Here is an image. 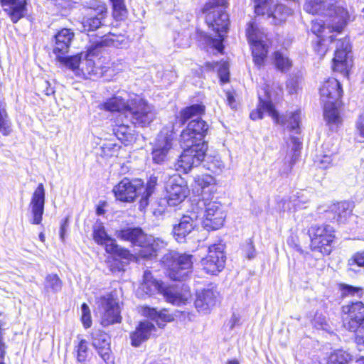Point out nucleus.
<instances>
[{"label":"nucleus","mask_w":364,"mask_h":364,"mask_svg":"<svg viewBox=\"0 0 364 364\" xmlns=\"http://www.w3.org/2000/svg\"><path fill=\"white\" fill-rule=\"evenodd\" d=\"M209 126L206 122L200 117L191 120L187 127L183 129L180 136V145L183 152L176 164V169L187 173L193 167H197L203 163L204 167L213 170L215 166L219 167L220 161L215 159V163L208 164L209 156H206L208 144L204 140Z\"/></svg>","instance_id":"1"},{"label":"nucleus","mask_w":364,"mask_h":364,"mask_svg":"<svg viewBox=\"0 0 364 364\" xmlns=\"http://www.w3.org/2000/svg\"><path fill=\"white\" fill-rule=\"evenodd\" d=\"M100 108L107 112H120L134 127H145L156 117L155 110L146 100L139 95L130 97L125 90H118L111 97L102 102Z\"/></svg>","instance_id":"2"},{"label":"nucleus","mask_w":364,"mask_h":364,"mask_svg":"<svg viewBox=\"0 0 364 364\" xmlns=\"http://www.w3.org/2000/svg\"><path fill=\"white\" fill-rule=\"evenodd\" d=\"M227 4V0H210L202 9L203 13L205 14L207 25L218 34V38H215L206 33L201 32L200 40L220 53H222L224 49L223 41L229 30V15L225 11Z\"/></svg>","instance_id":"3"},{"label":"nucleus","mask_w":364,"mask_h":364,"mask_svg":"<svg viewBox=\"0 0 364 364\" xmlns=\"http://www.w3.org/2000/svg\"><path fill=\"white\" fill-rule=\"evenodd\" d=\"M326 30L331 32V28L326 27L324 21L321 19L312 21L311 31L316 36L314 43V50L319 55H324L328 50L331 49L330 45L335 44L334 58H333L335 70L343 71L347 68L349 55L351 53V46L348 38L336 39L333 35L326 37L324 33Z\"/></svg>","instance_id":"4"},{"label":"nucleus","mask_w":364,"mask_h":364,"mask_svg":"<svg viewBox=\"0 0 364 364\" xmlns=\"http://www.w3.org/2000/svg\"><path fill=\"white\" fill-rule=\"evenodd\" d=\"M156 184V178H150L146 186L141 179L124 178L114 186L113 193L117 200L124 202H134L136 197L141 196L139 208L144 209L149 205L150 196L153 194Z\"/></svg>","instance_id":"5"},{"label":"nucleus","mask_w":364,"mask_h":364,"mask_svg":"<svg viewBox=\"0 0 364 364\" xmlns=\"http://www.w3.org/2000/svg\"><path fill=\"white\" fill-rule=\"evenodd\" d=\"M321 100L323 102V117L327 124L338 125L341 118L338 106L343 95L341 83L336 78H329L321 85L320 90Z\"/></svg>","instance_id":"6"},{"label":"nucleus","mask_w":364,"mask_h":364,"mask_svg":"<svg viewBox=\"0 0 364 364\" xmlns=\"http://www.w3.org/2000/svg\"><path fill=\"white\" fill-rule=\"evenodd\" d=\"M161 262L168 277L174 281L188 279L193 271V256L170 252L164 255Z\"/></svg>","instance_id":"7"},{"label":"nucleus","mask_w":364,"mask_h":364,"mask_svg":"<svg viewBox=\"0 0 364 364\" xmlns=\"http://www.w3.org/2000/svg\"><path fill=\"white\" fill-rule=\"evenodd\" d=\"M143 278L144 282L140 289L148 295L159 293L164 296L166 301L176 306L185 304L190 297L189 292L181 294L161 281L154 279L150 271H145Z\"/></svg>","instance_id":"8"},{"label":"nucleus","mask_w":364,"mask_h":364,"mask_svg":"<svg viewBox=\"0 0 364 364\" xmlns=\"http://www.w3.org/2000/svg\"><path fill=\"white\" fill-rule=\"evenodd\" d=\"M195 210L201 215L203 212L202 225L207 231L217 230L223 227L226 213L223 205L218 201L204 200L198 201L196 204Z\"/></svg>","instance_id":"9"},{"label":"nucleus","mask_w":364,"mask_h":364,"mask_svg":"<svg viewBox=\"0 0 364 364\" xmlns=\"http://www.w3.org/2000/svg\"><path fill=\"white\" fill-rule=\"evenodd\" d=\"M312 252L321 255H328L332 252V243L335 238L334 229L329 225H312L308 230Z\"/></svg>","instance_id":"10"},{"label":"nucleus","mask_w":364,"mask_h":364,"mask_svg":"<svg viewBox=\"0 0 364 364\" xmlns=\"http://www.w3.org/2000/svg\"><path fill=\"white\" fill-rule=\"evenodd\" d=\"M255 11L257 15H267L270 23L279 25L291 14V9L274 0H255Z\"/></svg>","instance_id":"11"},{"label":"nucleus","mask_w":364,"mask_h":364,"mask_svg":"<svg viewBox=\"0 0 364 364\" xmlns=\"http://www.w3.org/2000/svg\"><path fill=\"white\" fill-rule=\"evenodd\" d=\"M165 190L164 201L171 207L181 204L189 193L187 182L180 174L169 176L165 183Z\"/></svg>","instance_id":"12"},{"label":"nucleus","mask_w":364,"mask_h":364,"mask_svg":"<svg viewBox=\"0 0 364 364\" xmlns=\"http://www.w3.org/2000/svg\"><path fill=\"white\" fill-rule=\"evenodd\" d=\"M97 310L100 316L101 324L104 327L119 323L122 321L119 303L111 294L99 298L97 301Z\"/></svg>","instance_id":"13"},{"label":"nucleus","mask_w":364,"mask_h":364,"mask_svg":"<svg viewBox=\"0 0 364 364\" xmlns=\"http://www.w3.org/2000/svg\"><path fill=\"white\" fill-rule=\"evenodd\" d=\"M200 216V213L193 206L192 210L188 211L173 225L171 233L173 238L179 243L186 242L198 227Z\"/></svg>","instance_id":"14"},{"label":"nucleus","mask_w":364,"mask_h":364,"mask_svg":"<svg viewBox=\"0 0 364 364\" xmlns=\"http://www.w3.org/2000/svg\"><path fill=\"white\" fill-rule=\"evenodd\" d=\"M343 323L349 331H357L364 323V304L361 301H351L342 306Z\"/></svg>","instance_id":"15"},{"label":"nucleus","mask_w":364,"mask_h":364,"mask_svg":"<svg viewBox=\"0 0 364 364\" xmlns=\"http://www.w3.org/2000/svg\"><path fill=\"white\" fill-rule=\"evenodd\" d=\"M173 129L174 125L172 126L171 130L166 127L158 134L151 153L153 161L155 164H161L167 159L168 154L172 149L173 141L175 138Z\"/></svg>","instance_id":"16"},{"label":"nucleus","mask_w":364,"mask_h":364,"mask_svg":"<svg viewBox=\"0 0 364 364\" xmlns=\"http://www.w3.org/2000/svg\"><path fill=\"white\" fill-rule=\"evenodd\" d=\"M92 235L95 242L100 245L105 246L107 253L114 254L123 259H129L132 256L128 250L120 247L116 240L107 234L102 223L94 227Z\"/></svg>","instance_id":"17"},{"label":"nucleus","mask_w":364,"mask_h":364,"mask_svg":"<svg viewBox=\"0 0 364 364\" xmlns=\"http://www.w3.org/2000/svg\"><path fill=\"white\" fill-rule=\"evenodd\" d=\"M225 259L224 245L214 244L208 247V255L201 259V264L205 272L215 275L223 269Z\"/></svg>","instance_id":"18"},{"label":"nucleus","mask_w":364,"mask_h":364,"mask_svg":"<svg viewBox=\"0 0 364 364\" xmlns=\"http://www.w3.org/2000/svg\"><path fill=\"white\" fill-rule=\"evenodd\" d=\"M246 36L252 46V53L255 64L262 66L267 58V48L263 43L258 29L252 22L248 23L246 29Z\"/></svg>","instance_id":"19"},{"label":"nucleus","mask_w":364,"mask_h":364,"mask_svg":"<svg viewBox=\"0 0 364 364\" xmlns=\"http://www.w3.org/2000/svg\"><path fill=\"white\" fill-rule=\"evenodd\" d=\"M92 345L97 354L106 364H114L110 343L111 339L107 333L100 329H94L91 333Z\"/></svg>","instance_id":"20"},{"label":"nucleus","mask_w":364,"mask_h":364,"mask_svg":"<svg viewBox=\"0 0 364 364\" xmlns=\"http://www.w3.org/2000/svg\"><path fill=\"white\" fill-rule=\"evenodd\" d=\"M94 12L93 15L83 18L82 21V31H95L108 25L107 8L105 4L98 5L94 9Z\"/></svg>","instance_id":"21"},{"label":"nucleus","mask_w":364,"mask_h":364,"mask_svg":"<svg viewBox=\"0 0 364 364\" xmlns=\"http://www.w3.org/2000/svg\"><path fill=\"white\" fill-rule=\"evenodd\" d=\"M45 197L44 186L43 183H39L32 195L30 203L32 214L31 223L33 225H39L42 222L44 213Z\"/></svg>","instance_id":"22"},{"label":"nucleus","mask_w":364,"mask_h":364,"mask_svg":"<svg viewBox=\"0 0 364 364\" xmlns=\"http://www.w3.org/2000/svg\"><path fill=\"white\" fill-rule=\"evenodd\" d=\"M74 36V33L68 28H63L54 35L52 42L53 53L55 56L68 53Z\"/></svg>","instance_id":"23"},{"label":"nucleus","mask_w":364,"mask_h":364,"mask_svg":"<svg viewBox=\"0 0 364 364\" xmlns=\"http://www.w3.org/2000/svg\"><path fill=\"white\" fill-rule=\"evenodd\" d=\"M219 293L213 288L203 289L197 294L195 306L199 312L207 314L218 301Z\"/></svg>","instance_id":"24"},{"label":"nucleus","mask_w":364,"mask_h":364,"mask_svg":"<svg viewBox=\"0 0 364 364\" xmlns=\"http://www.w3.org/2000/svg\"><path fill=\"white\" fill-rule=\"evenodd\" d=\"M115 236L122 240L130 242L133 245H143L146 241V235L139 227H128L115 232Z\"/></svg>","instance_id":"25"},{"label":"nucleus","mask_w":364,"mask_h":364,"mask_svg":"<svg viewBox=\"0 0 364 364\" xmlns=\"http://www.w3.org/2000/svg\"><path fill=\"white\" fill-rule=\"evenodd\" d=\"M350 203L347 202H340L332 204L328 210H325L326 218L331 222L343 223L351 214Z\"/></svg>","instance_id":"26"},{"label":"nucleus","mask_w":364,"mask_h":364,"mask_svg":"<svg viewBox=\"0 0 364 364\" xmlns=\"http://www.w3.org/2000/svg\"><path fill=\"white\" fill-rule=\"evenodd\" d=\"M264 112H267L276 123L280 122L279 114L276 110L272 102L270 100H264L259 97V104L257 108L250 112V117L252 120L262 119Z\"/></svg>","instance_id":"27"},{"label":"nucleus","mask_w":364,"mask_h":364,"mask_svg":"<svg viewBox=\"0 0 364 364\" xmlns=\"http://www.w3.org/2000/svg\"><path fill=\"white\" fill-rule=\"evenodd\" d=\"M2 6H6L5 11L8 12L13 23H17L24 16L26 11L25 0H1Z\"/></svg>","instance_id":"28"},{"label":"nucleus","mask_w":364,"mask_h":364,"mask_svg":"<svg viewBox=\"0 0 364 364\" xmlns=\"http://www.w3.org/2000/svg\"><path fill=\"white\" fill-rule=\"evenodd\" d=\"M291 141L293 144V146L290 156L285 159L282 166L279 168V171L280 175L282 176H287L291 173L293 166L295 164L300 156L301 144L299 142V139L293 136L291 138Z\"/></svg>","instance_id":"29"},{"label":"nucleus","mask_w":364,"mask_h":364,"mask_svg":"<svg viewBox=\"0 0 364 364\" xmlns=\"http://www.w3.org/2000/svg\"><path fill=\"white\" fill-rule=\"evenodd\" d=\"M154 328V325L152 323L147 321H141L135 331L130 335L132 345L135 347L139 346L149 338L151 332Z\"/></svg>","instance_id":"30"},{"label":"nucleus","mask_w":364,"mask_h":364,"mask_svg":"<svg viewBox=\"0 0 364 364\" xmlns=\"http://www.w3.org/2000/svg\"><path fill=\"white\" fill-rule=\"evenodd\" d=\"M129 121L121 119V117L117 118L116 125L113 128V132L122 143L127 145L134 140V134L131 132L132 129L127 124Z\"/></svg>","instance_id":"31"},{"label":"nucleus","mask_w":364,"mask_h":364,"mask_svg":"<svg viewBox=\"0 0 364 364\" xmlns=\"http://www.w3.org/2000/svg\"><path fill=\"white\" fill-rule=\"evenodd\" d=\"M205 112V106L202 104H193L181 109L178 115L176 116V124L183 125L192 117L200 115Z\"/></svg>","instance_id":"32"},{"label":"nucleus","mask_w":364,"mask_h":364,"mask_svg":"<svg viewBox=\"0 0 364 364\" xmlns=\"http://www.w3.org/2000/svg\"><path fill=\"white\" fill-rule=\"evenodd\" d=\"M82 56L83 54L82 53L71 55H68V53H63L55 56V60L60 66L65 67L77 73L79 70V66L82 61Z\"/></svg>","instance_id":"33"},{"label":"nucleus","mask_w":364,"mask_h":364,"mask_svg":"<svg viewBox=\"0 0 364 364\" xmlns=\"http://www.w3.org/2000/svg\"><path fill=\"white\" fill-rule=\"evenodd\" d=\"M300 114L301 111L297 110L296 112L287 114L285 116L279 115L280 122L278 124L285 125L290 131L294 132L295 134H299Z\"/></svg>","instance_id":"34"},{"label":"nucleus","mask_w":364,"mask_h":364,"mask_svg":"<svg viewBox=\"0 0 364 364\" xmlns=\"http://www.w3.org/2000/svg\"><path fill=\"white\" fill-rule=\"evenodd\" d=\"M283 210H291L292 208H302L304 205L308 201L307 198L305 197L304 191L296 192L292 194L288 200L284 199L283 200Z\"/></svg>","instance_id":"35"},{"label":"nucleus","mask_w":364,"mask_h":364,"mask_svg":"<svg viewBox=\"0 0 364 364\" xmlns=\"http://www.w3.org/2000/svg\"><path fill=\"white\" fill-rule=\"evenodd\" d=\"M63 282L56 274H49L44 282V289L46 293L55 294L62 289Z\"/></svg>","instance_id":"36"},{"label":"nucleus","mask_w":364,"mask_h":364,"mask_svg":"<svg viewBox=\"0 0 364 364\" xmlns=\"http://www.w3.org/2000/svg\"><path fill=\"white\" fill-rule=\"evenodd\" d=\"M112 8V16L116 21H122L127 16V9L124 0H110Z\"/></svg>","instance_id":"37"},{"label":"nucleus","mask_w":364,"mask_h":364,"mask_svg":"<svg viewBox=\"0 0 364 364\" xmlns=\"http://www.w3.org/2000/svg\"><path fill=\"white\" fill-rule=\"evenodd\" d=\"M207 67L215 70L217 69L220 80L222 83H226L230 79L229 65L224 62L220 64L218 62L207 63Z\"/></svg>","instance_id":"38"},{"label":"nucleus","mask_w":364,"mask_h":364,"mask_svg":"<svg viewBox=\"0 0 364 364\" xmlns=\"http://www.w3.org/2000/svg\"><path fill=\"white\" fill-rule=\"evenodd\" d=\"M351 355L345 350H338L331 353L328 358V364H348Z\"/></svg>","instance_id":"39"},{"label":"nucleus","mask_w":364,"mask_h":364,"mask_svg":"<svg viewBox=\"0 0 364 364\" xmlns=\"http://www.w3.org/2000/svg\"><path fill=\"white\" fill-rule=\"evenodd\" d=\"M274 64L277 69L281 72L289 70L292 65L289 58L280 51L274 53Z\"/></svg>","instance_id":"40"},{"label":"nucleus","mask_w":364,"mask_h":364,"mask_svg":"<svg viewBox=\"0 0 364 364\" xmlns=\"http://www.w3.org/2000/svg\"><path fill=\"white\" fill-rule=\"evenodd\" d=\"M11 122L4 107L0 104V132L7 136L11 132Z\"/></svg>","instance_id":"41"},{"label":"nucleus","mask_w":364,"mask_h":364,"mask_svg":"<svg viewBox=\"0 0 364 364\" xmlns=\"http://www.w3.org/2000/svg\"><path fill=\"white\" fill-rule=\"evenodd\" d=\"M75 351L77 362L85 363L88 355L87 342L85 339H81L75 346Z\"/></svg>","instance_id":"42"},{"label":"nucleus","mask_w":364,"mask_h":364,"mask_svg":"<svg viewBox=\"0 0 364 364\" xmlns=\"http://www.w3.org/2000/svg\"><path fill=\"white\" fill-rule=\"evenodd\" d=\"M120 146L118 144L108 141L103 143L100 147L101 153L100 155L103 157H112L118 154Z\"/></svg>","instance_id":"43"},{"label":"nucleus","mask_w":364,"mask_h":364,"mask_svg":"<svg viewBox=\"0 0 364 364\" xmlns=\"http://www.w3.org/2000/svg\"><path fill=\"white\" fill-rule=\"evenodd\" d=\"M138 247H140V250L138 251V254L144 259H151L156 255V252L148 242L147 236L146 242L143 244V245H138Z\"/></svg>","instance_id":"44"},{"label":"nucleus","mask_w":364,"mask_h":364,"mask_svg":"<svg viewBox=\"0 0 364 364\" xmlns=\"http://www.w3.org/2000/svg\"><path fill=\"white\" fill-rule=\"evenodd\" d=\"M81 321L85 328H88L92 326V318L90 314V310L88 305L83 303L81 305Z\"/></svg>","instance_id":"45"},{"label":"nucleus","mask_w":364,"mask_h":364,"mask_svg":"<svg viewBox=\"0 0 364 364\" xmlns=\"http://www.w3.org/2000/svg\"><path fill=\"white\" fill-rule=\"evenodd\" d=\"M214 178L210 175L198 176L195 178V182L197 186H200L202 189L214 183Z\"/></svg>","instance_id":"46"},{"label":"nucleus","mask_w":364,"mask_h":364,"mask_svg":"<svg viewBox=\"0 0 364 364\" xmlns=\"http://www.w3.org/2000/svg\"><path fill=\"white\" fill-rule=\"evenodd\" d=\"M326 0H306L304 4V9L309 12H316Z\"/></svg>","instance_id":"47"},{"label":"nucleus","mask_w":364,"mask_h":364,"mask_svg":"<svg viewBox=\"0 0 364 364\" xmlns=\"http://www.w3.org/2000/svg\"><path fill=\"white\" fill-rule=\"evenodd\" d=\"M149 316L151 318V319L161 320L163 322L169 321L170 316L166 315L161 311H158L156 309H149Z\"/></svg>","instance_id":"48"},{"label":"nucleus","mask_w":364,"mask_h":364,"mask_svg":"<svg viewBox=\"0 0 364 364\" xmlns=\"http://www.w3.org/2000/svg\"><path fill=\"white\" fill-rule=\"evenodd\" d=\"M349 265L356 264L358 267H364V250L358 252L353 255L348 261Z\"/></svg>","instance_id":"49"},{"label":"nucleus","mask_w":364,"mask_h":364,"mask_svg":"<svg viewBox=\"0 0 364 364\" xmlns=\"http://www.w3.org/2000/svg\"><path fill=\"white\" fill-rule=\"evenodd\" d=\"M341 289L343 296H354L355 294H358L359 292L362 290L360 288H357L348 284H341Z\"/></svg>","instance_id":"50"},{"label":"nucleus","mask_w":364,"mask_h":364,"mask_svg":"<svg viewBox=\"0 0 364 364\" xmlns=\"http://www.w3.org/2000/svg\"><path fill=\"white\" fill-rule=\"evenodd\" d=\"M148 242L151 245V247H153L156 252H157V251L160 250L161 249L165 247V246L166 245V242L164 240L159 237L148 238Z\"/></svg>","instance_id":"51"},{"label":"nucleus","mask_w":364,"mask_h":364,"mask_svg":"<svg viewBox=\"0 0 364 364\" xmlns=\"http://www.w3.org/2000/svg\"><path fill=\"white\" fill-rule=\"evenodd\" d=\"M355 129L358 134L364 138V113H362L358 117L355 122Z\"/></svg>","instance_id":"52"},{"label":"nucleus","mask_w":364,"mask_h":364,"mask_svg":"<svg viewBox=\"0 0 364 364\" xmlns=\"http://www.w3.org/2000/svg\"><path fill=\"white\" fill-rule=\"evenodd\" d=\"M245 252L248 259H251L255 257V249L252 240L249 239L246 241Z\"/></svg>","instance_id":"53"},{"label":"nucleus","mask_w":364,"mask_h":364,"mask_svg":"<svg viewBox=\"0 0 364 364\" xmlns=\"http://www.w3.org/2000/svg\"><path fill=\"white\" fill-rule=\"evenodd\" d=\"M299 88V82L297 79L291 78L287 82V89L289 94L293 95L296 93Z\"/></svg>","instance_id":"54"},{"label":"nucleus","mask_w":364,"mask_h":364,"mask_svg":"<svg viewBox=\"0 0 364 364\" xmlns=\"http://www.w3.org/2000/svg\"><path fill=\"white\" fill-rule=\"evenodd\" d=\"M69 226L68 218H65L60 222V238L62 241L65 240V234Z\"/></svg>","instance_id":"55"},{"label":"nucleus","mask_w":364,"mask_h":364,"mask_svg":"<svg viewBox=\"0 0 364 364\" xmlns=\"http://www.w3.org/2000/svg\"><path fill=\"white\" fill-rule=\"evenodd\" d=\"M355 333V342L364 347V328L361 326Z\"/></svg>","instance_id":"56"},{"label":"nucleus","mask_w":364,"mask_h":364,"mask_svg":"<svg viewBox=\"0 0 364 364\" xmlns=\"http://www.w3.org/2000/svg\"><path fill=\"white\" fill-rule=\"evenodd\" d=\"M42 86L44 87L43 92L45 95L49 96L55 93V90L51 87L50 83L48 80L42 81Z\"/></svg>","instance_id":"57"},{"label":"nucleus","mask_w":364,"mask_h":364,"mask_svg":"<svg viewBox=\"0 0 364 364\" xmlns=\"http://www.w3.org/2000/svg\"><path fill=\"white\" fill-rule=\"evenodd\" d=\"M332 156L324 155L320 161L321 168H326L332 164Z\"/></svg>","instance_id":"58"},{"label":"nucleus","mask_w":364,"mask_h":364,"mask_svg":"<svg viewBox=\"0 0 364 364\" xmlns=\"http://www.w3.org/2000/svg\"><path fill=\"white\" fill-rule=\"evenodd\" d=\"M109 35L113 36L115 38H111V41L112 43H114L115 42H119L120 43H122L124 41V36L122 34L117 35L114 33H112L111 31L109 32Z\"/></svg>","instance_id":"59"},{"label":"nucleus","mask_w":364,"mask_h":364,"mask_svg":"<svg viewBox=\"0 0 364 364\" xmlns=\"http://www.w3.org/2000/svg\"><path fill=\"white\" fill-rule=\"evenodd\" d=\"M239 321H240L239 316H237L236 314H233L230 321H229L230 329L232 330L234 328V327L238 324Z\"/></svg>","instance_id":"60"},{"label":"nucleus","mask_w":364,"mask_h":364,"mask_svg":"<svg viewBox=\"0 0 364 364\" xmlns=\"http://www.w3.org/2000/svg\"><path fill=\"white\" fill-rule=\"evenodd\" d=\"M6 346L4 341L0 338V359H1V360H4V357L6 355Z\"/></svg>","instance_id":"61"},{"label":"nucleus","mask_w":364,"mask_h":364,"mask_svg":"<svg viewBox=\"0 0 364 364\" xmlns=\"http://www.w3.org/2000/svg\"><path fill=\"white\" fill-rule=\"evenodd\" d=\"M226 97H227V101L228 102V105L230 106V107H232V105L233 103L235 102V97L233 96V95L230 92H228L226 93Z\"/></svg>","instance_id":"62"},{"label":"nucleus","mask_w":364,"mask_h":364,"mask_svg":"<svg viewBox=\"0 0 364 364\" xmlns=\"http://www.w3.org/2000/svg\"><path fill=\"white\" fill-rule=\"evenodd\" d=\"M105 213V210L102 207L97 206L96 208V214L97 215H102Z\"/></svg>","instance_id":"63"},{"label":"nucleus","mask_w":364,"mask_h":364,"mask_svg":"<svg viewBox=\"0 0 364 364\" xmlns=\"http://www.w3.org/2000/svg\"><path fill=\"white\" fill-rule=\"evenodd\" d=\"M226 364H240V362L237 359L229 360Z\"/></svg>","instance_id":"64"}]
</instances>
